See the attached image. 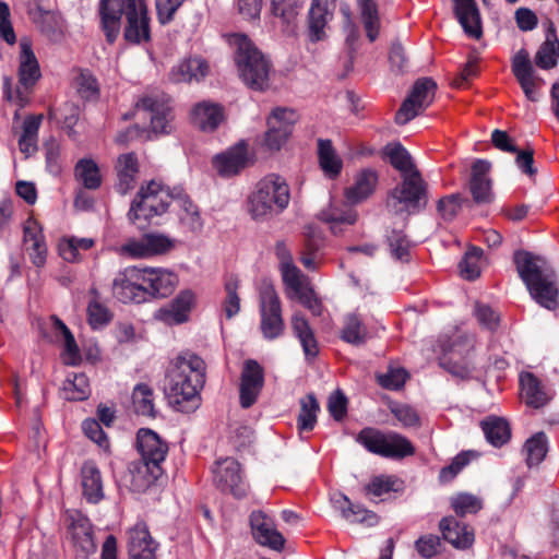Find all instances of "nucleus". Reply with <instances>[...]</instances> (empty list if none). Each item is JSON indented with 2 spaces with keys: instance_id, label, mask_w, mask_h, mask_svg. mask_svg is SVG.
Listing matches in <instances>:
<instances>
[{
  "instance_id": "nucleus-12",
  "label": "nucleus",
  "mask_w": 559,
  "mask_h": 559,
  "mask_svg": "<svg viewBox=\"0 0 559 559\" xmlns=\"http://www.w3.org/2000/svg\"><path fill=\"white\" fill-rule=\"evenodd\" d=\"M473 348V342L469 338L453 343L440 358V366L456 378L468 379L474 370Z\"/></svg>"
},
{
  "instance_id": "nucleus-56",
  "label": "nucleus",
  "mask_w": 559,
  "mask_h": 559,
  "mask_svg": "<svg viewBox=\"0 0 559 559\" xmlns=\"http://www.w3.org/2000/svg\"><path fill=\"white\" fill-rule=\"evenodd\" d=\"M55 326L57 333L63 338L64 350L63 359L68 365H76L81 360L80 350L74 340L73 334L68 326L60 320L56 319Z\"/></svg>"
},
{
  "instance_id": "nucleus-28",
  "label": "nucleus",
  "mask_w": 559,
  "mask_h": 559,
  "mask_svg": "<svg viewBox=\"0 0 559 559\" xmlns=\"http://www.w3.org/2000/svg\"><path fill=\"white\" fill-rule=\"evenodd\" d=\"M331 503L334 510L348 523H361L373 526L378 523L376 513L366 510L360 504L353 503L345 495L335 492L331 496Z\"/></svg>"
},
{
  "instance_id": "nucleus-59",
  "label": "nucleus",
  "mask_w": 559,
  "mask_h": 559,
  "mask_svg": "<svg viewBox=\"0 0 559 559\" xmlns=\"http://www.w3.org/2000/svg\"><path fill=\"white\" fill-rule=\"evenodd\" d=\"M74 84L78 94L85 100H94L99 96L98 83L88 71H80Z\"/></svg>"
},
{
  "instance_id": "nucleus-17",
  "label": "nucleus",
  "mask_w": 559,
  "mask_h": 559,
  "mask_svg": "<svg viewBox=\"0 0 559 559\" xmlns=\"http://www.w3.org/2000/svg\"><path fill=\"white\" fill-rule=\"evenodd\" d=\"M250 527L254 540L275 551H281L285 546V538L276 528L274 520L263 511H253L250 514Z\"/></svg>"
},
{
  "instance_id": "nucleus-57",
  "label": "nucleus",
  "mask_w": 559,
  "mask_h": 559,
  "mask_svg": "<svg viewBox=\"0 0 559 559\" xmlns=\"http://www.w3.org/2000/svg\"><path fill=\"white\" fill-rule=\"evenodd\" d=\"M226 297L223 309L228 319H231L240 311V298L238 296L239 280L235 275H230L225 282Z\"/></svg>"
},
{
  "instance_id": "nucleus-22",
  "label": "nucleus",
  "mask_w": 559,
  "mask_h": 559,
  "mask_svg": "<svg viewBox=\"0 0 559 559\" xmlns=\"http://www.w3.org/2000/svg\"><path fill=\"white\" fill-rule=\"evenodd\" d=\"M23 240L31 261L37 267H41L47 259V245L43 228L33 217H28L23 225Z\"/></svg>"
},
{
  "instance_id": "nucleus-63",
  "label": "nucleus",
  "mask_w": 559,
  "mask_h": 559,
  "mask_svg": "<svg viewBox=\"0 0 559 559\" xmlns=\"http://www.w3.org/2000/svg\"><path fill=\"white\" fill-rule=\"evenodd\" d=\"M88 322L93 329H99L108 324L111 319L109 310L98 300H92L87 308Z\"/></svg>"
},
{
  "instance_id": "nucleus-39",
  "label": "nucleus",
  "mask_w": 559,
  "mask_h": 559,
  "mask_svg": "<svg viewBox=\"0 0 559 559\" xmlns=\"http://www.w3.org/2000/svg\"><path fill=\"white\" fill-rule=\"evenodd\" d=\"M559 58V39L552 23L546 33V39L539 47L535 56V63L544 70H549L556 67L557 59Z\"/></svg>"
},
{
  "instance_id": "nucleus-15",
  "label": "nucleus",
  "mask_w": 559,
  "mask_h": 559,
  "mask_svg": "<svg viewBox=\"0 0 559 559\" xmlns=\"http://www.w3.org/2000/svg\"><path fill=\"white\" fill-rule=\"evenodd\" d=\"M138 110L147 114L155 133H168L173 119L169 98L164 94L145 95L136 103Z\"/></svg>"
},
{
  "instance_id": "nucleus-21",
  "label": "nucleus",
  "mask_w": 559,
  "mask_h": 559,
  "mask_svg": "<svg viewBox=\"0 0 559 559\" xmlns=\"http://www.w3.org/2000/svg\"><path fill=\"white\" fill-rule=\"evenodd\" d=\"M336 0H312L308 13L309 36L312 41L325 38V27L332 21Z\"/></svg>"
},
{
  "instance_id": "nucleus-9",
  "label": "nucleus",
  "mask_w": 559,
  "mask_h": 559,
  "mask_svg": "<svg viewBox=\"0 0 559 559\" xmlns=\"http://www.w3.org/2000/svg\"><path fill=\"white\" fill-rule=\"evenodd\" d=\"M20 55H19V86L13 92L5 83V96L9 100L15 103L20 107H24L27 102V93L40 79V68L38 60L33 51L32 45L28 39L23 38L20 41Z\"/></svg>"
},
{
  "instance_id": "nucleus-4",
  "label": "nucleus",
  "mask_w": 559,
  "mask_h": 559,
  "mask_svg": "<svg viewBox=\"0 0 559 559\" xmlns=\"http://www.w3.org/2000/svg\"><path fill=\"white\" fill-rule=\"evenodd\" d=\"M235 62L242 82L250 88L263 91L270 85L271 66L263 53L242 34L231 37Z\"/></svg>"
},
{
  "instance_id": "nucleus-45",
  "label": "nucleus",
  "mask_w": 559,
  "mask_h": 559,
  "mask_svg": "<svg viewBox=\"0 0 559 559\" xmlns=\"http://www.w3.org/2000/svg\"><path fill=\"white\" fill-rule=\"evenodd\" d=\"M523 452L526 455V463L531 466H536L542 463L548 452V440L544 432H536L526 440Z\"/></svg>"
},
{
  "instance_id": "nucleus-6",
  "label": "nucleus",
  "mask_w": 559,
  "mask_h": 559,
  "mask_svg": "<svg viewBox=\"0 0 559 559\" xmlns=\"http://www.w3.org/2000/svg\"><path fill=\"white\" fill-rule=\"evenodd\" d=\"M427 204V183L419 171L402 176L401 185L389 194L388 209L396 215H409L425 209Z\"/></svg>"
},
{
  "instance_id": "nucleus-46",
  "label": "nucleus",
  "mask_w": 559,
  "mask_h": 559,
  "mask_svg": "<svg viewBox=\"0 0 559 559\" xmlns=\"http://www.w3.org/2000/svg\"><path fill=\"white\" fill-rule=\"evenodd\" d=\"M300 7V0H272L271 11L282 21L286 31H293Z\"/></svg>"
},
{
  "instance_id": "nucleus-64",
  "label": "nucleus",
  "mask_w": 559,
  "mask_h": 559,
  "mask_svg": "<svg viewBox=\"0 0 559 559\" xmlns=\"http://www.w3.org/2000/svg\"><path fill=\"white\" fill-rule=\"evenodd\" d=\"M261 331L266 340H275L284 332V320L282 314L261 318Z\"/></svg>"
},
{
  "instance_id": "nucleus-27",
  "label": "nucleus",
  "mask_w": 559,
  "mask_h": 559,
  "mask_svg": "<svg viewBox=\"0 0 559 559\" xmlns=\"http://www.w3.org/2000/svg\"><path fill=\"white\" fill-rule=\"evenodd\" d=\"M193 300V293L183 290L171 302L157 310L155 318L167 325L181 324L188 320Z\"/></svg>"
},
{
  "instance_id": "nucleus-29",
  "label": "nucleus",
  "mask_w": 559,
  "mask_h": 559,
  "mask_svg": "<svg viewBox=\"0 0 559 559\" xmlns=\"http://www.w3.org/2000/svg\"><path fill=\"white\" fill-rule=\"evenodd\" d=\"M444 540L457 549L469 548L475 540L474 531L453 516H445L439 523Z\"/></svg>"
},
{
  "instance_id": "nucleus-41",
  "label": "nucleus",
  "mask_w": 559,
  "mask_h": 559,
  "mask_svg": "<svg viewBox=\"0 0 559 559\" xmlns=\"http://www.w3.org/2000/svg\"><path fill=\"white\" fill-rule=\"evenodd\" d=\"M292 328L294 334L300 341L305 355L310 358L316 357L319 353V348L313 332L306 318L300 313H295L292 317Z\"/></svg>"
},
{
  "instance_id": "nucleus-60",
  "label": "nucleus",
  "mask_w": 559,
  "mask_h": 559,
  "mask_svg": "<svg viewBox=\"0 0 559 559\" xmlns=\"http://www.w3.org/2000/svg\"><path fill=\"white\" fill-rule=\"evenodd\" d=\"M297 121V114L293 109L276 108L272 111L267 119V126H275L281 131H286L290 135L293 126Z\"/></svg>"
},
{
  "instance_id": "nucleus-19",
  "label": "nucleus",
  "mask_w": 559,
  "mask_h": 559,
  "mask_svg": "<svg viewBox=\"0 0 559 559\" xmlns=\"http://www.w3.org/2000/svg\"><path fill=\"white\" fill-rule=\"evenodd\" d=\"M512 72L526 98L531 102H537V83L543 82V80L535 75L528 52L525 49H520L513 57Z\"/></svg>"
},
{
  "instance_id": "nucleus-31",
  "label": "nucleus",
  "mask_w": 559,
  "mask_h": 559,
  "mask_svg": "<svg viewBox=\"0 0 559 559\" xmlns=\"http://www.w3.org/2000/svg\"><path fill=\"white\" fill-rule=\"evenodd\" d=\"M455 15L464 32L475 39L480 38L481 21L475 0H453Z\"/></svg>"
},
{
  "instance_id": "nucleus-10",
  "label": "nucleus",
  "mask_w": 559,
  "mask_h": 559,
  "mask_svg": "<svg viewBox=\"0 0 559 559\" xmlns=\"http://www.w3.org/2000/svg\"><path fill=\"white\" fill-rule=\"evenodd\" d=\"M175 247V241L160 233H146L141 237H129L115 248V252L127 259H151L169 252Z\"/></svg>"
},
{
  "instance_id": "nucleus-3",
  "label": "nucleus",
  "mask_w": 559,
  "mask_h": 559,
  "mask_svg": "<svg viewBox=\"0 0 559 559\" xmlns=\"http://www.w3.org/2000/svg\"><path fill=\"white\" fill-rule=\"evenodd\" d=\"M514 262L531 296L540 306L549 310L556 309L559 305V289L557 276L549 263L527 251L515 252Z\"/></svg>"
},
{
  "instance_id": "nucleus-53",
  "label": "nucleus",
  "mask_w": 559,
  "mask_h": 559,
  "mask_svg": "<svg viewBox=\"0 0 559 559\" xmlns=\"http://www.w3.org/2000/svg\"><path fill=\"white\" fill-rule=\"evenodd\" d=\"M132 402L136 414L147 417L155 416L153 391L147 384H138L132 393Z\"/></svg>"
},
{
  "instance_id": "nucleus-8",
  "label": "nucleus",
  "mask_w": 559,
  "mask_h": 559,
  "mask_svg": "<svg viewBox=\"0 0 559 559\" xmlns=\"http://www.w3.org/2000/svg\"><path fill=\"white\" fill-rule=\"evenodd\" d=\"M355 440L370 453L383 457L403 459L415 452L406 437L396 432H382L371 427L364 428Z\"/></svg>"
},
{
  "instance_id": "nucleus-14",
  "label": "nucleus",
  "mask_w": 559,
  "mask_h": 559,
  "mask_svg": "<svg viewBox=\"0 0 559 559\" xmlns=\"http://www.w3.org/2000/svg\"><path fill=\"white\" fill-rule=\"evenodd\" d=\"M141 270L138 266H127L119 271L112 280V295L121 302L144 301Z\"/></svg>"
},
{
  "instance_id": "nucleus-52",
  "label": "nucleus",
  "mask_w": 559,
  "mask_h": 559,
  "mask_svg": "<svg viewBox=\"0 0 559 559\" xmlns=\"http://www.w3.org/2000/svg\"><path fill=\"white\" fill-rule=\"evenodd\" d=\"M385 154L391 165L401 173V176L418 171L415 167L409 153L401 144L386 145Z\"/></svg>"
},
{
  "instance_id": "nucleus-38",
  "label": "nucleus",
  "mask_w": 559,
  "mask_h": 559,
  "mask_svg": "<svg viewBox=\"0 0 559 559\" xmlns=\"http://www.w3.org/2000/svg\"><path fill=\"white\" fill-rule=\"evenodd\" d=\"M520 385L523 399L527 405L539 408L549 402V393L533 373L522 372L520 374Z\"/></svg>"
},
{
  "instance_id": "nucleus-24",
  "label": "nucleus",
  "mask_w": 559,
  "mask_h": 559,
  "mask_svg": "<svg viewBox=\"0 0 559 559\" xmlns=\"http://www.w3.org/2000/svg\"><path fill=\"white\" fill-rule=\"evenodd\" d=\"M355 204L346 202H331L319 214V219L330 226L333 234L342 233L346 227L356 223L358 214Z\"/></svg>"
},
{
  "instance_id": "nucleus-61",
  "label": "nucleus",
  "mask_w": 559,
  "mask_h": 559,
  "mask_svg": "<svg viewBox=\"0 0 559 559\" xmlns=\"http://www.w3.org/2000/svg\"><path fill=\"white\" fill-rule=\"evenodd\" d=\"M391 255L401 261L406 262L409 259V241L402 231L393 230L388 237Z\"/></svg>"
},
{
  "instance_id": "nucleus-2",
  "label": "nucleus",
  "mask_w": 559,
  "mask_h": 559,
  "mask_svg": "<svg viewBox=\"0 0 559 559\" xmlns=\"http://www.w3.org/2000/svg\"><path fill=\"white\" fill-rule=\"evenodd\" d=\"M122 15L127 20V41L140 44L150 39V19L144 0H100V26L109 44L120 34Z\"/></svg>"
},
{
  "instance_id": "nucleus-7",
  "label": "nucleus",
  "mask_w": 559,
  "mask_h": 559,
  "mask_svg": "<svg viewBox=\"0 0 559 559\" xmlns=\"http://www.w3.org/2000/svg\"><path fill=\"white\" fill-rule=\"evenodd\" d=\"M181 188H175L170 191L160 183L152 180L145 187H141L128 213L132 223L140 219L148 221L156 215L165 213L171 202L177 201V191Z\"/></svg>"
},
{
  "instance_id": "nucleus-44",
  "label": "nucleus",
  "mask_w": 559,
  "mask_h": 559,
  "mask_svg": "<svg viewBox=\"0 0 559 559\" xmlns=\"http://www.w3.org/2000/svg\"><path fill=\"white\" fill-rule=\"evenodd\" d=\"M342 340L355 345H364L368 338V330L360 318L356 314H347L342 329Z\"/></svg>"
},
{
  "instance_id": "nucleus-58",
  "label": "nucleus",
  "mask_w": 559,
  "mask_h": 559,
  "mask_svg": "<svg viewBox=\"0 0 559 559\" xmlns=\"http://www.w3.org/2000/svg\"><path fill=\"white\" fill-rule=\"evenodd\" d=\"M463 200L460 193H452L441 198L437 202V212L440 218L445 222L453 221L462 209Z\"/></svg>"
},
{
  "instance_id": "nucleus-43",
  "label": "nucleus",
  "mask_w": 559,
  "mask_h": 559,
  "mask_svg": "<svg viewBox=\"0 0 559 559\" xmlns=\"http://www.w3.org/2000/svg\"><path fill=\"white\" fill-rule=\"evenodd\" d=\"M481 429L487 441L493 447H501L510 439V427L507 420L490 417L481 421Z\"/></svg>"
},
{
  "instance_id": "nucleus-26",
  "label": "nucleus",
  "mask_w": 559,
  "mask_h": 559,
  "mask_svg": "<svg viewBox=\"0 0 559 559\" xmlns=\"http://www.w3.org/2000/svg\"><path fill=\"white\" fill-rule=\"evenodd\" d=\"M249 162L247 145L243 142L236 144L218 154L213 159V166L223 177H231L247 167Z\"/></svg>"
},
{
  "instance_id": "nucleus-49",
  "label": "nucleus",
  "mask_w": 559,
  "mask_h": 559,
  "mask_svg": "<svg viewBox=\"0 0 559 559\" xmlns=\"http://www.w3.org/2000/svg\"><path fill=\"white\" fill-rule=\"evenodd\" d=\"M259 299L261 318L282 314L281 300L272 284L263 283L260 286Z\"/></svg>"
},
{
  "instance_id": "nucleus-1",
  "label": "nucleus",
  "mask_w": 559,
  "mask_h": 559,
  "mask_svg": "<svg viewBox=\"0 0 559 559\" xmlns=\"http://www.w3.org/2000/svg\"><path fill=\"white\" fill-rule=\"evenodd\" d=\"M205 383V364L192 353L173 359L165 377V393L170 406L181 413L194 412L200 406V390Z\"/></svg>"
},
{
  "instance_id": "nucleus-47",
  "label": "nucleus",
  "mask_w": 559,
  "mask_h": 559,
  "mask_svg": "<svg viewBox=\"0 0 559 559\" xmlns=\"http://www.w3.org/2000/svg\"><path fill=\"white\" fill-rule=\"evenodd\" d=\"M62 390L64 399L70 401H83L91 393L88 379L84 373L69 374Z\"/></svg>"
},
{
  "instance_id": "nucleus-11",
  "label": "nucleus",
  "mask_w": 559,
  "mask_h": 559,
  "mask_svg": "<svg viewBox=\"0 0 559 559\" xmlns=\"http://www.w3.org/2000/svg\"><path fill=\"white\" fill-rule=\"evenodd\" d=\"M437 84L429 78H423L415 82L408 96L402 103L395 114L397 124H406L433 102Z\"/></svg>"
},
{
  "instance_id": "nucleus-34",
  "label": "nucleus",
  "mask_w": 559,
  "mask_h": 559,
  "mask_svg": "<svg viewBox=\"0 0 559 559\" xmlns=\"http://www.w3.org/2000/svg\"><path fill=\"white\" fill-rule=\"evenodd\" d=\"M130 487L135 492L148 489L162 475V466L138 460L129 465Z\"/></svg>"
},
{
  "instance_id": "nucleus-32",
  "label": "nucleus",
  "mask_w": 559,
  "mask_h": 559,
  "mask_svg": "<svg viewBox=\"0 0 559 559\" xmlns=\"http://www.w3.org/2000/svg\"><path fill=\"white\" fill-rule=\"evenodd\" d=\"M117 183L120 194H127L134 189L138 181L139 163L134 153L121 154L116 163Z\"/></svg>"
},
{
  "instance_id": "nucleus-20",
  "label": "nucleus",
  "mask_w": 559,
  "mask_h": 559,
  "mask_svg": "<svg viewBox=\"0 0 559 559\" xmlns=\"http://www.w3.org/2000/svg\"><path fill=\"white\" fill-rule=\"evenodd\" d=\"M491 163L476 159L471 168L469 191L478 204L490 203L493 200L490 179Z\"/></svg>"
},
{
  "instance_id": "nucleus-42",
  "label": "nucleus",
  "mask_w": 559,
  "mask_h": 559,
  "mask_svg": "<svg viewBox=\"0 0 559 559\" xmlns=\"http://www.w3.org/2000/svg\"><path fill=\"white\" fill-rule=\"evenodd\" d=\"M360 12V19L366 29V35L370 41H374L379 36L380 16L378 5L373 0H357Z\"/></svg>"
},
{
  "instance_id": "nucleus-62",
  "label": "nucleus",
  "mask_w": 559,
  "mask_h": 559,
  "mask_svg": "<svg viewBox=\"0 0 559 559\" xmlns=\"http://www.w3.org/2000/svg\"><path fill=\"white\" fill-rule=\"evenodd\" d=\"M377 379L382 388L399 390L404 385L407 372L403 368H389L386 372L379 374Z\"/></svg>"
},
{
  "instance_id": "nucleus-51",
  "label": "nucleus",
  "mask_w": 559,
  "mask_h": 559,
  "mask_svg": "<svg viewBox=\"0 0 559 559\" xmlns=\"http://www.w3.org/2000/svg\"><path fill=\"white\" fill-rule=\"evenodd\" d=\"M182 207L181 222L193 233H199L203 228L199 209L185 194L182 189L177 191V201Z\"/></svg>"
},
{
  "instance_id": "nucleus-55",
  "label": "nucleus",
  "mask_w": 559,
  "mask_h": 559,
  "mask_svg": "<svg viewBox=\"0 0 559 559\" xmlns=\"http://www.w3.org/2000/svg\"><path fill=\"white\" fill-rule=\"evenodd\" d=\"M71 535L73 542L84 551H91L95 548L91 524L86 518L79 516L72 522Z\"/></svg>"
},
{
  "instance_id": "nucleus-5",
  "label": "nucleus",
  "mask_w": 559,
  "mask_h": 559,
  "mask_svg": "<svg viewBox=\"0 0 559 559\" xmlns=\"http://www.w3.org/2000/svg\"><path fill=\"white\" fill-rule=\"evenodd\" d=\"M289 199V187L286 180L272 174L257 183L248 199V211L253 219H265L285 210Z\"/></svg>"
},
{
  "instance_id": "nucleus-16",
  "label": "nucleus",
  "mask_w": 559,
  "mask_h": 559,
  "mask_svg": "<svg viewBox=\"0 0 559 559\" xmlns=\"http://www.w3.org/2000/svg\"><path fill=\"white\" fill-rule=\"evenodd\" d=\"M143 284L144 301L148 298L169 296L177 285V276L163 267H140Z\"/></svg>"
},
{
  "instance_id": "nucleus-50",
  "label": "nucleus",
  "mask_w": 559,
  "mask_h": 559,
  "mask_svg": "<svg viewBox=\"0 0 559 559\" xmlns=\"http://www.w3.org/2000/svg\"><path fill=\"white\" fill-rule=\"evenodd\" d=\"M319 409V403L313 394H308L300 400V412L297 420L300 431H310L314 428Z\"/></svg>"
},
{
  "instance_id": "nucleus-40",
  "label": "nucleus",
  "mask_w": 559,
  "mask_h": 559,
  "mask_svg": "<svg viewBox=\"0 0 559 559\" xmlns=\"http://www.w3.org/2000/svg\"><path fill=\"white\" fill-rule=\"evenodd\" d=\"M319 164L325 176L336 178L343 168V162L330 140H318Z\"/></svg>"
},
{
  "instance_id": "nucleus-33",
  "label": "nucleus",
  "mask_w": 559,
  "mask_h": 559,
  "mask_svg": "<svg viewBox=\"0 0 559 559\" xmlns=\"http://www.w3.org/2000/svg\"><path fill=\"white\" fill-rule=\"evenodd\" d=\"M378 183V175L372 169H362L356 176L354 183L344 191L345 200L358 204L369 198Z\"/></svg>"
},
{
  "instance_id": "nucleus-35",
  "label": "nucleus",
  "mask_w": 559,
  "mask_h": 559,
  "mask_svg": "<svg viewBox=\"0 0 559 559\" xmlns=\"http://www.w3.org/2000/svg\"><path fill=\"white\" fill-rule=\"evenodd\" d=\"M207 73V62L200 57H194L185 59L175 66L169 73V78L175 83H190L192 81L199 82Z\"/></svg>"
},
{
  "instance_id": "nucleus-30",
  "label": "nucleus",
  "mask_w": 559,
  "mask_h": 559,
  "mask_svg": "<svg viewBox=\"0 0 559 559\" xmlns=\"http://www.w3.org/2000/svg\"><path fill=\"white\" fill-rule=\"evenodd\" d=\"M224 120V109L221 105L211 102H201L191 110V121L200 130L214 131Z\"/></svg>"
},
{
  "instance_id": "nucleus-13",
  "label": "nucleus",
  "mask_w": 559,
  "mask_h": 559,
  "mask_svg": "<svg viewBox=\"0 0 559 559\" xmlns=\"http://www.w3.org/2000/svg\"><path fill=\"white\" fill-rule=\"evenodd\" d=\"M213 474L214 481L221 490L230 492L237 499L246 497L248 487L236 460L225 457L216 461Z\"/></svg>"
},
{
  "instance_id": "nucleus-25",
  "label": "nucleus",
  "mask_w": 559,
  "mask_h": 559,
  "mask_svg": "<svg viewBox=\"0 0 559 559\" xmlns=\"http://www.w3.org/2000/svg\"><path fill=\"white\" fill-rule=\"evenodd\" d=\"M157 544L143 523L135 524L128 532L129 559H157Z\"/></svg>"
},
{
  "instance_id": "nucleus-54",
  "label": "nucleus",
  "mask_w": 559,
  "mask_h": 559,
  "mask_svg": "<svg viewBox=\"0 0 559 559\" xmlns=\"http://www.w3.org/2000/svg\"><path fill=\"white\" fill-rule=\"evenodd\" d=\"M450 502L453 511L459 516L475 514L483 509V500L468 492H460L451 497Z\"/></svg>"
},
{
  "instance_id": "nucleus-48",
  "label": "nucleus",
  "mask_w": 559,
  "mask_h": 559,
  "mask_svg": "<svg viewBox=\"0 0 559 559\" xmlns=\"http://www.w3.org/2000/svg\"><path fill=\"white\" fill-rule=\"evenodd\" d=\"M75 178L90 190L99 188L102 177L97 164L90 158L80 159L75 166Z\"/></svg>"
},
{
  "instance_id": "nucleus-36",
  "label": "nucleus",
  "mask_w": 559,
  "mask_h": 559,
  "mask_svg": "<svg viewBox=\"0 0 559 559\" xmlns=\"http://www.w3.org/2000/svg\"><path fill=\"white\" fill-rule=\"evenodd\" d=\"M81 484L83 496L91 503H97L104 498L102 474L92 461L81 467Z\"/></svg>"
},
{
  "instance_id": "nucleus-37",
  "label": "nucleus",
  "mask_w": 559,
  "mask_h": 559,
  "mask_svg": "<svg viewBox=\"0 0 559 559\" xmlns=\"http://www.w3.org/2000/svg\"><path fill=\"white\" fill-rule=\"evenodd\" d=\"M277 255L281 260V271L284 284L296 296L304 292L306 277L301 271L294 264L293 259L285 246H277Z\"/></svg>"
},
{
  "instance_id": "nucleus-23",
  "label": "nucleus",
  "mask_w": 559,
  "mask_h": 559,
  "mask_svg": "<svg viewBox=\"0 0 559 559\" xmlns=\"http://www.w3.org/2000/svg\"><path fill=\"white\" fill-rule=\"evenodd\" d=\"M136 441L140 460L160 466L168 453V444L155 431L145 428L138 431Z\"/></svg>"
},
{
  "instance_id": "nucleus-18",
  "label": "nucleus",
  "mask_w": 559,
  "mask_h": 559,
  "mask_svg": "<svg viewBox=\"0 0 559 559\" xmlns=\"http://www.w3.org/2000/svg\"><path fill=\"white\" fill-rule=\"evenodd\" d=\"M264 383L263 368L252 359L245 362L240 381V405L243 408L252 406Z\"/></svg>"
}]
</instances>
